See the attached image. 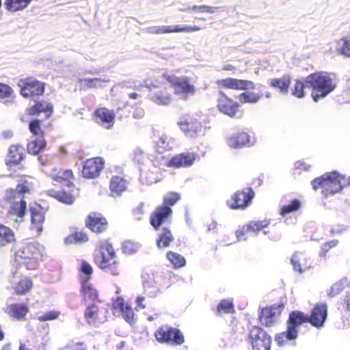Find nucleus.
<instances>
[{"label":"nucleus","mask_w":350,"mask_h":350,"mask_svg":"<svg viewBox=\"0 0 350 350\" xmlns=\"http://www.w3.org/2000/svg\"><path fill=\"white\" fill-rule=\"evenodd\" d=\"M311 185L314 191L321 189L322 197L329 198L349 186L350 178L334 171L313 179Z\"/></svg>","instance_id":"1"},{"label":"nucleus","mask_w":350,"mask_h":350,"mask_svg":"<svg viewBox=\"0 0 350 350\" xmlns=\"http://www.w3.org/2000/svg\"><path fill=\"white\" fill-rule=\"evenodd\" d=\"M94 263L98 269L113 275H118L122 270L114 247L107 240L97 245L94 252Z\"/></svg>","instance_id":"2"},{"label":"nucleus","mask_w":350,"mask_h":350,"mask_svg":"<svg viewBox=\"0 0 350 350\" xmlns=\"http://www.w3.org/2000/svg\"><path fill=\"white\" fill-rule=\"evenodd\" d=\"M180 199L179 193L175 191H170L164 196L162 204L157 206L149 216V223L154 230H159L160 228L165 227L167 223H170L173 215L172 206Z\"/></svg>","instance_id":"3"},{"label":"nucleus","mask_w":350,"mask_h":350,"mask_svg":"<svg viewBox=\"0 0 350 350\" xmlns=\"http://www.w3.org/2000/svg\"><path fill=\"white\" fill-rule=\"evenodd\" d=\"M307 88L311 90V96L314 101L318 102L329 95L335 89V84L328 73L317 72L304 79Z\"/></svg>","instance_id":"4"},{"label":"nucleus","mask_w":350,"mask_h":350,"mask_svg":"<svg viewBox=\"0 0 350 350\" xmlns=\"http://www.w3.org/2000/svg\"><path fill=\"white\" fill-rule=\"evenodd\" d=\"M41 258L42 250L39 243L35 241L21 242L14 252L15 260L27 264L29 269H35Z\"/></svg>","instance_id":"5"},{"label":"nucleus","mask_w":350,"mask_h":350,"mask_svg":"<svg viewBox=\"0 0 350 350\" xmlns=\"http://www.w3.org/2000/svg\"><path fill=\"white\" fill-rule=\"evenodd\" d=\"M180 131L186 137L196 139L202 136L203 124L202 115L197 113H189L180 118L178 122Z\"/></svg>","instance_id":"6"},{"label":"nucleus","mask_w":350,"mask_h":350,"mask_svg":"<svg viewBox=\"0 0 350 350\" xmlns=\"http://www.w3.org/2000/svg\"><path fill=\"white\" fill-rule=\"evenodd\" d=\"M17 87L20 95L25 99L39 98L45 92V83L31 76L19 79Z\"/></svg>","instance_id":"7"},{"label":"nucleus","mask_w":350,"mask_h":350,"mask_svg":"<svg viewBox=\"0 0 350 350\" xmlns=\"http://www.w3.org/2000/svg\"><path fill=\"white\" fill-rule=\"evenodd\" d=\"M154 338L160 344L181 345L185 342V337L179 329L167 325L159 326L154 333Z\"/></svg>","instance_id":"8"},{"label":"nucleus","mask_w":350,"mask_h":350,"mask_svg":"<svg viewBox=\"0 0 350 350\" xmlns=\"http://www.w3.org/2000/svg\"><path fill=\"white\" fill-rule=\"evenodd\" d=\"M165 80L170 83L174 94L187 97L196 93V88L190 77L187 76L176 77L174 75L164 73Z\"/></svg>","instance_id":"9"},{"label":"nucleus","mask_w":350,"mask_h":350,"mask_svg":"<svg viewBox=\"0 0 350 350\" xmlns=\"http://www.w3.org/2000/svg\"><path fill=\"white\" fill-rule=\"evenodd\" d=\"M247 342L252 350H270L272 344L271 336L258 325H252L247 333Z\"/></svg>","instance_id":"10"},{"label":"nucleus","mask_w":350,"mask_h":350,"mask_svg":"<svg viewBox=\"0 0 350 350\" xmlns=\"http://www.w3.org/2000/svg\"><path fill=\"white\" fill-rule=\"evenodd\" d=\"M84 223L86 228L96 235L105 234L109 228L107 217L98 211H91L88 213Z\"/></svg>","instance_id":"11"},{"label":"nucleus","mask_w":350,"mask_h":350,"mask_svg":"<svg viewBox=\"0 0 350 350\" xmlns=\"http://www.w3.org/2000/svg\"><path fill=\"white\" fill-rule=\"evenodd\" d=\"M271 220L269 218L262 219L250 220L247 224L239 227L236 231L237 240L239 241H245L247 235L252 234L257 235L262 230H264L269 226Z\"/></svg>","instance_id":"12"},{"label":"nucleus","mask_w":350,"mask_h":350,"mask_svg":"<svg viewBox=\"0 0 350 350\" xmlns=\"http://www.w3.org/2000/svg\"><path fill=\"white\" fill-rule=\"evenodd\" d=\"M254 191L251 187L237 190L227 201V206L232 210H245L252 204Z\"/></svg>","instance_id":"13"},{"label":"nucleus","mask_w":350,"mask_h":350,"mask_svg":"<svg viewBox=\"0 0 350 350\" xmlns=\"http://www.w3.org/2000/svg\"><path fill=\"white\" fill-rule=\"evenodd\" d=\"M217 108L221 113L231 118H241L240 103L226 96L223 92H219V97L217 101Z\"/></svg>","instance_id":"14"},{"label":"nucleus","mask_w":350,"mask_h":350,"mask_svg":"<svg viewBox=\"0 0 350 350\" xmlns=\"http://www.w3.org/2000/svg\"><path fill=\"white\" fill-rule=\"evenodd\" d=\"M284 310V304H274L269 307L261 309L258 314V321L262 325L266 327H271L277 323L275 317L282 314Z\"/></svg>","instance_id":"15"},{"label":"nucleus","mask_w":350,"mask_h":350,"mask_svg":"<svg viewBox=\"0 0 350 350\" xmlns=\"http://www.w3.org/2000/svg\"><path fill=\"white\" fill-rule=\"evenodd\" d=\"M197 154L193 152H183L176 154L171 159H165L167 167L174 169L190 167L195 162Z\"/></svg>","instance_id":"16"},{"label":"nucleus","mask_w":350,"mask_h":350,"mask_svg":"<svg viewBox=\"0 0 350 350\" xmlns=\"http://www.w3.org/2000/svg\"><path fill=\"white\" fill-rule=\"evenodd\" d=\"M23 195L24 193H21L12 188L6 190L5 200L10 203H14L12 204V210H14V214L17 217H24L25 211L27 210V202L23 197Z\"/></svg>","instance_id":"17"},{"label":"nucleus","mask_w":350,"mask_h":350,"mask_svg":"<svg viewBox=\"0 0 350 350\" xmlns=\"http://www.w3.org/2000/svg\"><path fill=\"white\" fill-rule=\"evenodd\" d=\"M104 166L105 162L100 157L88 159L82 166L81 176L85 179L96 178L100 176Z\"/></svg>","instance_id":"18"},{"label":"nucleus","mask_w":350,"mask_h":350,"mask_svg":"<svg viewBox=\"0 0 350 350\" xmlns=\"http://www.w3.org/2000/svg\"><path fill=\"white\" fill-rule=\"evenodd\" d=\"M327 317V306L325 303H316L308 314L310 325L317 329L324 327Z\"/></svg>","instance_id":"19"},{"label":"nucleus","mask_w":350,"mask_h":350,"mask_svg":"<svg viewBox=\"0 0 350 350\" xmlns=\"http://www.w3.org/2000/svg\"><path fill=\"white\" fill-rule=\"evenodd\" d=\"M25 158L24 146L20 144H12L9 146L8 152L5 157V164L8 167H17L22 163Z\"/></svg>","instance_id":"20"},{"label":"nucleus","mask_w":350,"mask_h":350,"mask_svg":"<svg viewBox=\"0 0 350 350\" xmlns=\"http://www.w3.org/2000/svg\"><path fill=\"white\" fill-rule=\"evenodd\" d=\"M216 85L219 88H226L232 90H246L254 89L255 86L252 81L232 77L217 80Z\"/></svg>","instance_id":"21"},{"label":"nucleus","mask_w":350,"mask_h":350,"mask_svg":"<svg viewBox=\"0 0 350 350\" xmlns=\"http://www.w3.org/2000/svg\"><path fill=\"white\" fill-rule=\"evenodd\" d=\"M200 27L196 25L194 26H181L176 25L174 26H154L150 29L152 34H169L177 33H190L198 31Z\"/></svg>","instance_id":"22"},{"label":"nucleus","mask_w":350,"mask_h":350,"mask_svg":"<svg viewBox=\"0 0 350 350\" xmlns=\"http://www.w3.org/2000/svg\"><path fill=\"white\" fill-rule=\"evenodd\" d=\"M144 287V295L137 297L136 302L137 306L141 308H145L146 306L143 304L145 299H154L157 297L158 293H159V288L154 282V279L149 278L144 280L142 284Z\"/></svg>","instance_id":"23"},{"label":"nucleus","mask_w":350,"mask_h":350,"mask_svg":"<svg viewBox=\"0 0 350 350\" xmlns=\"http://www.w3.org/2000/svg\"><path fill=\"white\" fill-rule=\"evenodd\" d=\"M112 310L121 312L124 321L132 325L135 323V313L132 307L121 297L112 300Z\"/></svg>","instance_id":"24"},{"label":"nucleus","mask_w":350,"mask_h":350,"mask_svg":"<svg viewBox=\"0 0 350 350\" xmlns=\"http://www.w3.org/2000/svg\"><path fill=\"white\" fill-rule=\"evenodd\" d=\"M109 188L112 198H119L127 191L128 180L122 175H113L109 179Z\"/></svg>","instance_id":"25"},{"label":"nucleus","mask_w":350,"mask_h":350,"mask_svg":"<svg viewBox=\"0 0 350 350\" xmlns=\"http://www.w3.org/2000/svg\"><path fill=\"white\" fill-rule=\"evenodd\" d=\"M94 120L98 124L107 129H110L114 124V112L106 107H100L96 109L94 113Z\"/></svg>","instance_id":"26"},{"label":"nucleus","mask_w":350,"mask_h":350,"mask_svg":"<svg viewBox=\"0 0 350 350\" xmlns=\"http://www.w3.org/2000/svg\"><path fill=\"white\" fill-rule=\"evenodd\" d=\"M49 176L51 179L59 183H65L67 185H72L75 179L72 170L71 169L62 168L55 167L50 171Z\"/></svg>","instance_id":"27"},{"label":"nucleus","mask_w":350,"mask_h":350,"mask_svg":"<svg viewBox=\"0 0 350 350\" xmlns=\"http://www.w3.org/2000/svg\"><path fill=\"white\" fill-rule=\"evenodd\" d=\"M29 312V308L27 303L11 304L7 308V314L12 319L16 321H25V317Z\"/></svg>","instance_id":"28"},{"label":"nucleus","mask_w":350,"mask_h":350,"mask_svg":"<svg viewBox=\"0 0 350 350\" xmlns=\"http://www.w3.org/2000/svg\"><path fill=\"white\" fill-rule=\"evenodd\" d=\"M30 221H31V229L41 232L44 223V210L40 206L30 207Z\"/></svg>","instance_id":"29"},{"label":"nucleus","mask_w":350,"mask_h":350,"mask_svg":"<svg viewBox=\"0 0 350 350\" xmlns=\"http://www.w3.org/2000/svg\"><path fill=\"white\" fill-rule=\"evenodd\" d=\"M42 113H45L47 118L52 116V104L44 100H40L35 101L33 105L27 108V114L29 116H38Z\"/></svg>","instance_id":"30"},{"label":"nucleus","mask_w":350,"mask_h":350,"mask_svg":"<svg viewBox=\"0 0 350 350\" xmlns=\"http://www.w3.org/2000/svg\"><path fill=\"white\" fill-rule=\"evenodd\" d=\"M98 302L88 304L84 310V319L89 325H95L100 320V314L102 312V308Z\"/></svg>","instance_id":"31"},{"label":"nucleus","mask_w":350,"mask_h":350,"mask_svg":"<svg viewBox=\"0 0 350 350\" xmlns=\"http://www.w3.org/2000/svg\"><path fill=\"white\" fill-rule=\"evenodd\" d=\"M291 264L295 271L299 273H304L312 268L309 258H306L302 252H296L292 255Z\"/></svg>","instance_id":"32"},{"label":"nucleus","mask_w":350,"mask_h":350,"mask_svg":"<svg viewBox=\"0 0 350 350\" xmlns=\"http://www.w3.org/2000/svg\"><path fill=\"white\" fill-rule=\"evenodd\" d=\"M159 233L157 234L156 243L159 249H165L170 247V244L174 241V237L172 231L169 226L160 228Z\"/></svg>","instance_id":"33"},{"label":"nucleus","mask_w":350,"mask_h":350,"mask_svg":"<svg viewBox=\"0 0 350 350\" xmlns=\"http://www.w3.org/2000/svg\"><path fill=\"white\" fill-rule=\"evenodd\" d=\"M81 297L82 301L86 303L92 301V303H100L98 298V293L96 289L92 286L88 280H84L82 282L81 287Z\"/></svg>","instance_id":"34"},{"label":"nucleus","mask_w":350,"mask_h":350,"mask_svg":"<svg viewBox=\"0 0 350 350\" xmlns=\"http://www.w3.org/2000/svg\"><path fill=\"white\" fill-rule=\"evenodd\" d=\"M227 144L232 148H242L250 144V135L245 132H239L227 139Z\"/></svg>","instance_id":"35"},{"label":"nucleus","mask_w":350,"mask_h":350,"mask_svg":"<svg viewBox=\"0 0 350 350\" xmlns=\"http://www.w3.org/2000/svg\"><path fill=\"white\" fill-rule=\"evenodd\" d=\"M305 323L310 324V320L308 319L306 313L297 310L290 312L286 321L287 327L297 329L299 326Z\"/></svg>","instance_id":"36"},{"label":"nucleus","mask_w":350,"mask_h":350,"mask_svg":"<svg viewBox=\"0 0 350 350\" xmlns=\"http://www.w3.org/2000/svg\"><path fill=\"white\" fill-rule=\"evenodd\" d=\"M298 336V329L294 327H288L286 331L277 333L274 336V340L278 347H282L286 345L288 341L295 340Z\"/></svg>","instance_id":"37"},{"label":"nucleus","mask_w":350,"mask_h":350,"mask_svg":"<svg viewBox=\"0 0 350 350\" xmlns=\"http://www.w3.org/2000/svg\"><path fill=\"white\" fill-rule=\"evenodd\" d=\"M32 0H4V8L7 12L15 14L24 11Z\"/></svg>","instance_id":"38"},{"label":"nucleus","mask_w":350,"mask_h":350,"mask_svg":"<svg viewBox=\"0 0 350 350\" xmlns=\"http://www.w3.org/2000/svg\"><path fill=\"white\" fill-rule=\"evenodd\" d=\"M88 241V235L85 231L75 230L64 239L65 245H82Z\"/></svg>","instance_id":"39"},{"label":"nucleus","mask_w":350,"mask_h":350,"mask_svg":"<svg viewBox=\"0 0 350 350\" xmlns=\"http://www.w3.org/2000/svg\"><path fill=\"white\" fill-rule=\"evenodd\" d=\"M15 241L14 232L10 227L0 224V248L12 245Z\"/></svg>","instance_id":"40"},{"label":"nucleus","mask_w":350,"mask_h":350,"mask_svg":"<svg viewBox=\"0 0 350 350\" xmlns=\"http://www.w3.org/2000/svg\"><path fill=\"white\" fill-rule=\"evenodd\" d=\"M45 193H46V196L66 204H71L75 201V197L72 193L65 190L56 191L51 189L46 190Z\"/></svg>","instance_id":"41"},{"label":"nucleus","mask_w":350,"mask_h":350,"mask_svg":"<svg viewBox=\"0 0 350 350\" xmlns=\"http://www.w3.org/2000/svg\"><path fill=\"white\" fill-rule=\"evenodd\" d=\"M269 86L278 90L282 94H286L291 84L289 75H285L281 78H275L269 80Z\"/></svg>","instance_id":"42"},{"label":"nucleus","mask_w":350,"mask_h":350,"mask_svg":"<svg viewBox=\"0 0 350 350\" xmlns=\"http://www.w3.org/2000/svg\"><path fill=\"white\" fill-rule=\"evenodd\" d=\"M165 77L164 74L160 75L159 73H154L144 79V87L149 90L152 89H157L164 85Z\"/></svg>","instance_id":"43"},{"label":"nucleus","mask_w":350,"mask_h":350,"mask_svg":"<svg viewBox=\"0 0 350 350\" xmlns=\"http://www.w3.org/2000/svg\"><path fill=\"white\" fill-rule=\"evenodd\" d=\"M46 147V141L44 139H35L27 142V152L32 156L38 155Z\"/></svg>","instance_id":"44"},{"label":"nucleus","mask_w":350,"mask_h":350,"mask_svg":"<svg viewBox=\"0 0 350 350\" xmlns=\"http://www.w3.org/2000/svg\"><path fill=\"white\" fill-rule=\"evenodd\" d=\"M234 306L231 299H224L217 304L215 314L217 316H222L227 314H234Z\"/></svg>","instance_id":"45"},{"label":"nucleus","mask_w":350,"mask_h":350,"mask_svg":"<svg viewBox=\"0 0 350 350\" xmlns=\"http://www.w3.org/2000/svg\"><path fill=\"white\" fill-rule=\"evenodd\" d=\"M32 288V281L27 277H23L15 284L14 286V293L18 295H25Z\"/></svg>","instance_id":"46"},{"label":"nucleus","mask_w":350,"mask_h":350,"mask_svg":"<svg viewBox=\"0 0 350 350\" xmlns=\"http://www.w3.org/2000/svg\"><path fill=\"white\" fill-rule=\"evenodd\" d=\"M336 43L337 53L345 57L350 58V34L340 38Z\"/></svg>","instance_id":"47"},{"label":"nucleus","mask_w":350,"mask_h":350,"mask_svg":"<svg viewBox=\"0 0 350 350\" xmlns=\"http://www.w3.org/2000/svg\"><path fill=\"white\" fill-rule=\"evenodd\" d=\"M301 208V202L299 199H294L286 205L282 206L280 208V215L286 217L290 214L297 212Z\"/></svg>","instance_id":"48"},{"label":"nucleus","mask_w":350,"mask_h":350,"mask_svg":"<svg viewBox=\"0 0 350 350\" xmlns=\"http://www.w3.org/2000/svg\"><path fill=\"white\" fill-rule=\"evenodd\" d=\"M349 286V282L346 279H341L333 284L329 288L328 297L329 298L335 297L339 295L342 291Z\"/></svg>","instance_id":"49"},{"label":"nucleus","mask_w":350,"mask_h":350,"mask_svg":"<svg viewBox=\"0 0 350 350\" xmlns=\"http://www.w3.org/2000/svg\"><path fill=\"white\" fill-rule=\"evenodd\" d=\"M166 258L175 269H181L187 263L185 257L176 252L170 251L167 252Z\"/></svg>","instance_id":"50"},{"label":"nucleus","mask_w":350,"mask_h":350,"mask_svg":"<svg viewBox=\"0 0 350 350\" xmlns=\"http://www.w3.org/2000/svg\"><path fill=\"white\" fill-rule=\"evenodd\" d=\"M151 100L159 105H168L172 102V94L164 90L154 94Z\"/></svg>","instance_id":"51"},{"label":"nucleus","mask_w":350,"mask_h":350,"mask_svg":"<svg viewBox=\"0 0 350 350\" xmlns=\"http://www.w3.org/2000/svg\"><path fill=\"white\" fill-rule=\"evenodd\" d=\"M239 102L241 104L250 103L254 104L257 103L262 98V95L254 92L245 91L239 95Z\"/></svg>","instance_id":"52"},{"label":"nucleus","mask_w":350,"mask_h":350,"mask_svg":"<svg viewBox=\"0 0 350 350\" xmlns=\"http://www.w3.org/2000/svg\"><path fill=\"white\" fill-rule=\"evenodd\" d=\"M29 131L32 135L39 138L44 136V131L42 129V120L40 119H32L29 121Z\"/></svg>","instance_id":"53"},{"label":"nucleus","mask_w":350,"mask_h":350,"mask_svg":"<svg viewBox=\"0 0 350 350\" xmlns=\"http://www.w3.org/2000/svg\"><path fill=\"white\" fill-rule=\"evenodd\" d=\"M13 98H14V91L12 88L6 83H0V100L11 101Z\"/></svg>","instance_id":"54"},{"label":"nucleus","mask_w":350,"mask_h":350,"mask_svg":"<svg viewBox=\"0 0 350 350\" xmlns=\"http://www.w3.org/2000/svg\"><path fill=\"white\" fill-rule=\"evenodd\" d=\"M81 81H83L86 88H101L103 87V83H109V79H104L100 78H85L81 79Z\"/></svg>","instance_id":"55"},{"label":"nucleus","mask_w":350,"mask_h":350,"mask_svg":"<svg viewBox=\"0 0 350 350\" xmlns=\"http://www.w3.org/2000/svg\"><path fill=\"white\" fill-rule=\"evenodd\" d=\"M306 88L307 87L306 86L305 82L301 80L297 79L296 81H295L293 88H292V95L297 98H304L305 96Z\"/></svg>","instance_id":"56"},{"label":"nucleus","mask_w":350,"mask_h":350,"mask_svg":"<svg viewBox=\"0 0 350 350\" xmlns=\"http://www.w3.org/2000/svg\"><path fill=\"white\" fill-rule=\"evenodd\" d=\"M59 311L52 310L42 313V314L37 317V319H38L40 322L54 321L55 319H57V318L59 317Z\"/></svg>","instance_id":"57"},{"label":"nucleus","mask_w":350,"mask_h":350,"mask_svg":"<svg viewBox=\"0 0 350 350\" xmlns=\"http://www.w3.org/2000/svg\"><path fill=\"white\" fill-rule=\"evenodd\" d=\"M217 10L216 8L208 6L206 5H199V6H197V5L192 6V8H190V12L213 14L215 12V10Z\"/></svg>","instance_id":"58"},{"label":"nucleus","mask_w":350,"mask_h":350,"mask_svg":"<svg viewBox=\"0 0 350 350\" xmlns=\"http://www.w3.org/2000/svg\"><path fill=\"white\" fill-rule=\"evenodd\" d=\"M17 192H20V193H27L29 192V184L27 180L21 179L19 180L18 183H17L16 189H15Z\"/></svg>","instance_id":"59"},{"label":"nucleus","mask_w":350,"mask_h":350,"mask_svg":"<svg viewBox=\"0 0 350 350\" xmlns=\"http://www.w3.org/2000/svg\"><path fill=\"white\" fill-rule=\"evenodd\" d=\"M165 159H170V158L164 155L157 154V156L154 157L153 162L154 167H167V164L165 163Z\"/></svg>","instance_id":"60"},{"label":"nucleus","mask_w":350,"mask_h":350,"mask_svg":"<svg viewBox=\"0 0 350 350\" xmlns=\"http://www.w3.org/2000/svg\"><path fill=\"white\" fill-rule=\"evenodd\" d=\"M81 272L90 278L93 272L92 265L85 260H81Z\"/></svg>","instance_id":"61"},{"label":"nucleus","mask_w":350,"mask_h":350,"mask_svg":"<svg viewBox=\"0 0 350 350\" xmlns=\"http://www.w3.org/2000/svg\"><path fill=\"white\" fill-rule=\"evenodd\" d=\"M337 244L338 241L335 239L324 243V244L322 245L321 246L322 254H323V255L325 256V254L329 252V251L331 249L335 247L337 245Z\"/></svg>","instance_id":"62"},{"label":"nucleus","mask_w":350,"mask_h":350,"mask_svg":"<svg viewBox=\"0 0 350 350\" xmlns=\"http://www.w3.org/2000/svg\"><path fill=\"white\" fill-rule=\"evenodd\" d=\"M52 155H49L47 154H42L40 156H39V161L42 166H46L50 165V163H52Z\"/></svg>","instance_id":"63"},{"label":"nucleus","mask_w":350,"mask_h":350,"mask_svg":"<svg viewBox=\"0 0 350 350\" xmlns=\"http://www.w3.org/2000/svg\"><path fill=\"white\" fill-rule=\"evenodd\" d=\"M133 160L137 164L143 165L144 163V154L139 151L135 152Z\"/></svg>","instance_id":"64"}]
</instances>
